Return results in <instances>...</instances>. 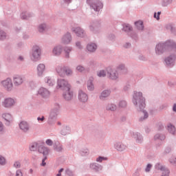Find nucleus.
<instances>
[{"label":"nucleus","mask_w":176,"mask_h":176,"mask_svg":"<svg viewBox=\"0 0 176 176\" xmlns=\"http://www.w3.org/2000/svg\"><path fill=\"white\" fill-rule=\"evenodd\" d=\"M132 102L133 105H135L136 109L140 111V112H143L144 117H141L139 119L140 122H142V120H145V119H148L149 117V114L148 111L144 110L145 109V98L142 96V92H138L136 91H133Z\"/></svg>","instance_id":"1"},{"label":"nucleus","mask_w":176,"mask_h":176,"mask_svg":"<svg viewBox=\"0 0 176 176\" xmlns=\"http://www.w3.org/2000/svg\"><path fill=\"white\" fill-rule=\"evenodd\" d=\"M29 149L32 152H36V151H38V153H42L43 156H47V155H49V148L42 144H39V143L36 142L30 143Z\"/></svg>","instance_id":"2"},{"label":"nucleus","mask_w":176,"mask_h":176,"mask_svg":"<svg viewBox=\"0 0 176 176\" xmlns=\"http://www.w3.org/2000/svg\"><path fill=\"white\" fill-rule=\"evenodd\" d=\"M170 40H168L164 43H160L155 47V53L158 56L163 54L165 52H170Z\"/></svg>","instance_id":"3"},{"label":"nucleus","mask_w":176,"mask_h":176,"mask_svg":"<svg viewBox=\"0 0 176 176\" xmlns=\"http://www.w3.org/2000/svg\"><path fill=\"white\" fill-rule=\"evenodd\" d=\"M54 107H55L50 112L48 118V124H54V123H56L57 115H58V111L60 109V104L55 103Z\"/></svg>","instance_id":"4"},{"label":"nucleus","mask_w":176,"mask_h":176,"mask_svg":"<svg viewBox=\"0 0 176 176\" xmlns=\"http://www.w3.org/2000/svg\"><path fill=\"white\" fill-rule=\"evenodd\" d=\"M87 3L94 12H100L104 8V4L100 0H87Z\"/></svg>","instance_id":"5"},{"label":"nucleus","mask_w":176,"mask_h":176,"mask_svg":"<svg viewBox=\"0 0 176 176\" xmlns=\"http://www.w3.org/2000/svg\"><path fill=\"white\" fill-rule=\"evenodd\" d=\"M122 31L126 32L129 36H131V38L134 39V41H137V39H138V35L133 31V27H131L130 24H124Z\"/></svg>","instance_id":"6"},{"label":"nucleus","mask_w":176,"mask_h":176,"mask_svg":"<svg viewBox=\"0 0 176 176\" xmlns=\"http://www.w3.org/2000/svg\"><path fill=\"white\" fill-rule=\"evenodd\" d=\"M176 54H172L164 59L165 67L173 68L175 65Z\"/></svg>","instance_id":"7"},{"label":"nucleus","mask_w":176,"mask_h":176,"mask_svg":"<svg viewBox=\"0 0 176 176\" xmlns=\"http://www.w3.org/2000/svg\"><path fill=\"white\" fill-rule=\"evenodd\" d=\"M56 88L64 91L65 90H71V85L65 79H58Z\"/></svg>","instance_id":"8"},{"label":"nucleus","mask_w":176,"mask_h":176,"mask_svg":"<svg viewBox=\"0 0 176 176\" xmlns=\"http://www.w3.org/2000/svg\"><path fill=\"white\" fill-rule=\"evenodd\" d=\"M31 60L35 62L41 60V47L39 46L36 45L33 47Z\"/></svg>","instance_id":"9"},{"label":"nucleus","mask_w":176,"mask_h":176,"mask_svg":"<svg viewBox=\"0 0 176 176\" xmlns=\"http://www.w3.org/2000/svg\"><path fill=\"white\" fill-rule=\"evenodd\" d=\"M37 96L44 98V100H47V98H50V91L47 88L40 87L37 91Z\"/></svg>","instance_id":"10"},{"label":"nucleus","mask_w":176,"mask_h":176,"mask_svg":"<svg viewBox=\"0 0 176 176\" xmlns=\"http://www.w3.org/2000/svg\"><path fill=\"white\" fill-rule=\"evenodd\" d=\"M3 87L7 90V91H12L13 90V82L12 79L8 78L7 79L1 81Z\"/></svg>","instance_id":"11"},{"label":"nucleus","mask_w":176,"mask_h":176,"mask_svg":"<svg viewBox=\"0 0 176 176\" xmlns=\"http://www.w3.org/2000/svg\"><path fill=\"white\" fill-rule=\"evenodd\" d=\"M89 168L93 173H96L98 174L100 171H102V165L97 163V162H92L89 164Z\"/></svg>","instance_id":"12"},{"label":"nucleus","mask_w":176,"mask_h":176,"mask_svg":"<svg viewBox=\"0 0 176 176\" xmlns=\"http://www.w3.org/2000/svg\"><path fill=\"white\" fill-rule=\"evenodd\" d=\"M155 170H160V171H162V176H169L170 175V170L168 168L162 166V164L160 162L157 163L155 165Z\"/></svg>","instance_id":"13"},{"label":"nucleus","mask_w":176,"mask_h":176,"mask_svg":"<svg viewBox=\"0 0 176 176\" xmlns=\"http://www.w3.org/2000/svg\"><path fill=\"white\" fill-rule=\"evenodd\" d=\"M78 97L80 102H87L89 100V96L87 95V94L82 90L78 91Z\"/></svg>","instance_id":"14"},{"label":"nucleus","mask_w":176,"mask_h":176,"mask_svg":"<svg viewBox=\"0 0 176 176\" xmlns=\"http://www.w3.org/2000/svg\"><path fill=\"white\" fill-rule=\"evenodd\" d=\"M132 137L137 144H142L144 142V137L139 132H133Z\"/></svg>","instance_id":"15"},{"label":"nucleus","mask_w":176,"mask_h":176,"mask_svg":"<svg viewBox=\"0 0 176 176\" xmlns=\"http://www.w3.org/2000/svg\"><path fill=\"white\" fill-rule=\"evenodd\" d=\"M72 31L80 38H83L85 35H86V33H85V30L80 27L72 28Z\"/></svg>","instance_id":"16"},{"label":"nucleus","mask_w":176,"mask_h":176,"mask_svg":"<svg viewBox=\"0 0 176 176\" xmlns=\"http://www.w3.org/2000/svg\"><path fill=\"white\" fill-rule=\"evenodd\" d=\"M114 148L118 152H124V151H126V149H127V146L122 143L121 142H117L114 144Z\"/></svg>","instance_id":"17"},{"label":"nucleus","mask_w":176,"mask_h":176,"mask_svg":"<svg viewBox=\"0 0 176 176\" xmlns=\"http://www.w3.org/2000/svg\"><path fill=\"white\" fill-rule=\"evenodd\" d=\"M37 76L40 78H42L43 76V74H45V72L46 71V66L43 63H40L37 66Z\"/></svg>","instance_id":"18"},{"label":"nucleus","mask_w":176,"mask_h":176,"mask_svg":"<svg viewBox=\"0 0 176 176\" xmlns=\"http://www.w3.org/2000/svg\"><path fill=\"white\" fill-rule=\"evenodd\" d=\"M19 129L23 133H28L30 131V124L25 121H21L19 123Z\"/></svg>","instance_id":"19"},{"label":"nucleus","mask_w":176,"mask_h":176,"mask_svg":"<svg viewBox=\"0 0 176 176\" xmlns=\"http://www.w3.org/2000/svg\"><path fill=\"white\" fill-rule=\"evenodd\" d=\"M3 105L5 108H11L14 105V100L11 98H6L3 102Z\"/></svg>","instance_id":"20"},{"label":"nucleus","mask_w":176,"mask_h":176,"mask_svg":"<svg viewBox=\"0 0 176 176\" xmlns=\"http://www.w3.org/2000/svg\"><path fill=\"white\" fill-rule=\"evenodd\" d=\"M13 82L14 86H20L23 85V82H24V78L21 76H15L13 78Z\"/></svg>","instance_id":"21"},{"label":"nucleus","mask_w":176,"mask_h":176,"mask_svg":"<svg viewBox=\"0 0 176 176\" xmlns=\"http://www.w3.org/2000/svg\"><path fill=\"white\" fill-rule=\"evenodd\" d=\"M99 27H100V22L95 21H93L89 25V30L90 31H91V32H94V34H96L97 32L96 30H98Z\"/></svg>","instance_id":"22"},{"label":"nucleus","mask_w":176,"mask_h":176,"mask_svg":"<svg viewBox=\"0 0 176 176\" xmlns=\"http://www.w3.org/2000/svg\"><path fill=\"white\" fill-rule=\"evenodd\" d=\"M71 41H72V36L69 32L65 34L62 38V42L65 43V45H68V43H70Z\"/></svg>","instance_id":"23"},{"label":"nucleus","mask_w":176,"mask_h":176,"mask_svg":"<svg viewBox=\"0 0 176 176\" xmlns=\"http://www.w3.org/2000/svg\"><path fill=\"white\" fill-rule=\"evenodd\" d=\"M63 93V98L66 100V101H69L72 100V97H74V93L71 91V89L65 90Z\"/></svg>","instance_id":"24"},{"label":"nucleus","mask_w":176,"mask_h":176,"mask_svg":"<svg viewBox=\"0 0 176 176\" xmlns=\"http://www.w3.org/2000/svg\"><path fill=\"white\" fill-rule=\"evenodd\" d=\"M2 118L7 122L6 123V126H9L13 122V118L10 113H3Z\"/></svg>","instance_id":"25"},{"label":"nucleus","mask_w":176,"mask_h":176,"mask_svg":"<svg viewBox=\"0 0 176 176\" xmlns=\"http://www.w3.org/2000/svg\"><path fill=\"white\" fill-rule=\"evenodd\" d=\"M109 78L112 80H116L119 78L118 70H111V72H108Z\"/></svg>","instance_id":"26"},{"label":"nucleus","mask_w":176,"mask_h":176,"mask_svg":"<svg viewBox=\"0 0 176 176\" xmlns=\"http://www.w3.org/2000/svg\"><path fill=\"white\" fill-rule=\"evenodd\" d=\"M65 66H57L56 68V71L57 74L60 76H62V78H64L65 76Z\"/></svg>","instance_id":"27"},{"label":"nucleus","mask_w":176,"mask_h":176,"mask_svg":"<svg viewBox=\"0 0 176 176\" xmlns=\"http://www.w3.org/2000/svg\"><path fill=\"white\" fill-rule=\"evenodd\" d=\"M31 17H34V14L28 12H23L21 14V19L22 20H30Z\"/></svg>","instance_id":"28"},{"label":"nucleus","mask_w":176,"mask_h":176,"mask_svg":"<svg viewBox=\"0 0 176 176\" xmlns=\"http://www.w3.org/2000/svg\"><path fill=\"white\" fill-rule=\"evenodd\" d=\"M63 52V47L61 45H57L54 47L52 50V54L54 56H60Z\"/></svg>","instance_id":"29"},{"label":"nucleus","mask_w":176,"mask_h":176,"mask_svg":"<svg viewBox=\"0 0 176 176\" xmlns=\"http://www.w3.org/2000/svg\"><path fill=\"white\" fill-rule=\"evenodd\" d=\"M87 50L89 52V53H94L96 50H97V44L96 43H89L87 45Z\"/></svg>","instance_id":"30"},{"label":"nucleus","mask_w":176,"mask_h":176,"mask_svg":"<svg viewBox=\"0 0 176 176\" xmlns=\"http://www.w3.org/2000/svg\"><path fill=\"white\" fill-rule=\"evenodd\" d=\"M61 135H67L71 134V127L69 126H63L60 131Z\"/></svg>","instance_id":"31"},{"label":"nucleus","mask_w":176,"mask_h":176,"mask_svg":"<svg viewBox=\"0 0 176 176\" xmlns=\"http://www.w3.org/2000/svg\"><path fill=\"white\" fill-rule=\"evenodd\" d=\"M109 96H111V90L105 89L101 93V94L100 96V99L105 100V98H107V97H109Z\"/></svg>","instance_id":"32"},{"label":"nucleus","mask_w":176,"mask_h":176,"mask_svg":"<svg viewBox=\"0 0 176 176\" xmlns=\"http://www.w3.org/2000/svg\"><path fill=\"white\" fill-rule=\"evenodd\" d=\"M45 82L50 87L54 86L56 84V80H54L52 77H45Z\"/></svg>","instance_id":"33"},{"label":"nucleus","mask_w":176,"mask_h":176,"mask_svg":"<svg viewBox=\"0 0 176 176\" xmlns=\"http://www.w3.org/2000/svg\"><path fill=\"white\" fill-rule=\"evenodd\" d=\"M93 78H90L87 82V87L89 91H93L94 90V85L93 84Z\"/></svg>","instance_id":"34"},{"label":"nucleus","mask_w":176,"mask_h":176,"mask_svg":"<svg viewBox=\"0 0 176 176\" xmlns=\"http://www.w3.org/2000/svg\"><path fill=\"white\" fill-rule=\"evenodd\" d=\"M167 130L170 134H172L173 135H175V126L173 125L172 124H168L167 125Z\"/></svg>","instance_id":"35"},{"label":"nucleus","mask_w":176,"mask_h":176,"mask_svg":"<svg viewBox=\"0 0 176 176\" xmlns=\"http://www.w3.org/2000/svg\"><path fill=\"white\" fill-rule=\"evenodd\" d=\"M54 149L56 152H62L63 151V145L60 144V142H56L54 144Z\"/></svg>","instance_id":"36"},{"label":"nucleus","mask_w":176,"mask_h":176,"mask_svg":"<svg viewBox=\"0 0 176 176\" xmlns=\"http://www.w3.org/2000/svg\"><path fill=\"white\" fill-rule=\"evenodd\" d=\"M135 25L139 31H142V30H144V22L141 21L135 22Z\"/></svg>","instance_id":"37"},{"label":"nucleus","mask_w":176,"mask_h":176,"mask_svg":"<svg viewBox=\"0 0 176 176\" xmlns=\"http://www.w3.org/2000/svg\"><path fill=\"white\" fill-rule=\"evenodd\" d=\"M116 104L113 103H109L106 106V111H114L116 109Z\"/></svg>","instance_id":"38"},{"label":"nucleus","mask_w":176,"mask_h":176,"mask_svg":"<svg viewBox=\"0 0 176 176\" xmlns=\"http://www.w3.org/2000/svg\"><path fill=\"white\" fill-rule=\"evenodd\" d=\"M46 28H47L46 23L40 24L38 27V32H45V31H46Z\"/></svg>","instance_id":"39"},{"label":"nucleus","mask_w":176,"mask_h":176,"mask_svg":"<svg viewBox=\"0 0 176 176\" xmlns=\"http://www.w3.org/2000/svg\"><path fill=\"white\" fill-rule=\"evenodd\" d=\"M65 53V58H69V53L72 52V47H66L64 49Z\"/></svg>","instance_id":"40"},{"label":"nucleus","mask_w":176,"mask_h":176,"mask_svg":"<svg viewBox=\"0 0 176 176\" xmlns=\"http://www.w3.org/2000/svg\"><path fill=\"white\" fill-rule=\"evenodd\" d=\"M154 140H160V141H164V140H166V135L163 134H156L154 136Z\"/></svg>","instance_id":"41"},{"label":"nucleus","mask_w":176,"mask_h":176,"mask_svg":"<svg viewBox=\"0 0 176 176\" xmlns=\"http://www.w3.org/2000/svg\"><path fill=\"white\" fill-rule=\"evenodd\" d=\"M65 75H67V76H71V75H72V69L67 66H65Z\"/></svg>","instance_id":"42"},{"label":"nucleus","mask_w":176,"mask_h":176,"mask_svg":"<svg viewBox=\"0 0 176 176\" xmlns=\"http://www.w3.org/2000/svg\"><path fill=\"white\" fill-rule=\"evenodd\" d=\"M117 71H122V72H126V71L127 70L126 69V66L124 65V64H120L117 67Z\"/></svg>","instance_id":"43"},{"label":"nucleus","mask_w":176,"mask_h":176,"mask_svg":"<svg viewBox=\"0 0 176 176\" xmlns=\"http://www.w3.org/2000/svg\"><path fill=\"white\" fill-rule=\"evenodd\" d=\"M119 108H126L127 107V102L126 100H120L118 102Z\"/></svg>","instance_id":"44"},{"label":"nucleus","mask_w":176,"mask_h":176,"mask_svg":"<svg viewBox=\"0 0 176 176\" xmlns=\"http://www.w3.org/2000/svg\"><path fill=\"white\" fill-rule=\"evenodd\" d=\"M80 154L81 156H88L89 155V149L87 148H82L80 151Z\"/></svg>","instance_id":"45"},{"label":"nucleus","mask_w":176,"mask_h":176,"mask_svg":"<svg viewBox=\"0 0 176 176\" xmlns=\"http://www.w3.org/2000/svg\"><path fill=\"white\" fill-rule=\"evenodd\" d=\"M97 75L99 78H105V76H107V72L105 70H100V72H98Z\"/></svg>","instance_id":"46"},{"label":"nucleus","mask_w":176,"mask_h":176,"mask_svg":"<svg viewBox=\"0 0 176 176\" xmlns=\"http://www.w3.org/2000/svg\"><path fill=\"white\" fill-rule=\"evenodd\" d=\"M6 39V32L0 30V41H5Z\"/></svg>","instance_id":"47"},{"label":"nucleus","mask_w":176,"mask_h":176,"mask_svg":"<svg viewBox=\"0 0 176 176\" xmlns=\"http://www.w3.org/2000/svg\"><path fill=\"white\" fill-rule=\"evenodd\" d=\"M107 160V158L105 157L99 156L98 158H96V162H97L98 163H102L104 160Z\"/></svg>","instance_id":"48"},{"label":"nucleus","mask_w":176,"mask_h":176,"mask_svg":"<svg viewBox=\"0 0 176 176\" xmlns=\"http://www.w3.org/2000/svg\"><path fill=\"white\" fill-rule=\"evenodd\" d=\"M173 2V0H163L162 1V6H168L170 3Z\"/></svg>","instance_id":"49"},{"label":"nucleus","mask_w":176,"mask_h":176,"mask_svg":"<svg viewBox=\"0 0 176 176\" xmlns=\"http://www.w3.org/2000/svg\"><path fill=\"white\" fill-rule=\"evenodd\" d=\"M0 164L1 166H5L6 164V159L2 155H0Z\"/></svg>","instance_id":"50"},{"label":"nucleus","mask_w":176,"mask_h":176,"mask_svg":"<svg viewBox=\"0 0 176 176\" xmlns=\"http://www.w3.org/2000/svg\"><path fill=\"white\" fill-rule=\"evenodd\" d=\"M3 133H5V126L3 123L0 121V134H3Z\"/></svg>","instance_id":"51"},{"label":"nucleus","mask_w":176,"mask_h":176,"mask_svg":"<svg viewBox=\"0 0 176 176\" xmlns=\"http://www.w3.org/2000/svg\"><path fill=\"white\" fill-rule=\"evenodd\" d=\"M167 30H170V31H171V32H174V31H175V28H174V27L173 26L172 24H169L166 26Z\"/></svg>","instance_id":"52"},{"label":"nucleus","mask_w":176,"mask_h":176,"mask_svg":"<svg viewBox=\"0 0 176 176\" xmlns=\"http://www.w3.org/2000/svg\"><path fill=\"white\" fill-rule=\"evenodd\" d=\"M172 49H175L176 50V43L174 41L170 40V50H172Z\"/></svg>","instance_id":"53"},{"label":"nucleus","mask_w":176,"mask_h":176,"mask_svg":"<svg viewBox=\"0 0 176 176\" xmlns=\"http://www.w3.org/2000/svg\"><path fill=\"white\" fill-rule=\"evenodd\" d=\"M45 144L48 145V146H52L53 145V140L50 139H47L45 141Z\"/></svg>","instance_id":"54"},{"label":"nucleus","mask_w":176,"mask_h":176,"mask_svg":"<svg viewBox=\"0 0 176 176\" xmlns=\"http://www.w3.org/2000/svg\"><path fill=\"white\" fill-rule=\"evenodd\" d=\"M14 167H15V168H20V167H21V164H20V162L16 161L14 163Z\"/></svg>","instance_id":"55"},{"label":"nucleus","mask_w":176,"mask_h":176,"mask_svg":"<svg viewBox=\"0 0 176 176\" xmlns=\"http://www.w3.org/2000/svg\"><path fill=\"white\" fill-rule=\"evenodd\" d=\"M76 69L79 72H82V71H85V67L82 65H78V66H77Z\"/></svg>","instance_id":"56"},{"label":"nucleus","mask_w":176,"mask_h":176,"mask_svg":"<svg viewBox=\"0 0 176 176\" xmlns=\"http://www.w3.org/2000/svg\"><path fill=\"white\" fill-rule=\"evenodd\" d=\"M47 155H44V159L42 160V163L41 164V166H42L43 167H45V166H46V162H45V160H47Z\"/></svg>","instance_id":"57"},{"label":"nucleus","mask_w":176,"mask_h":176,"mask_svg":"<svg viewBox=\"0 0 176 176\" xmlns=\"http://www.w3.org/2000/svg\"><path fill=\"white\" fill-rule=\"evenodd\" d=\"M151 168H152V165L151 164H147L145 168L146 173H149V171H151Z\"/></svg>","instance_id":"58"},{"label":"nucleus","mask_w":176,"mask_h":176,"mask_svg":"<svg viewBox=\"0 0 176 176\" xmlns=\"http://www.w3.org/2000/svg\"><path fill=\"white\" fill-rule=\"evenodd\" d=\"M15 176H23V172L21 171V169H18L16 171Z\"/></svg>","instance_id":"59"},{"label":"nucleus","mask_w":176,"mask_h":176,"mask_svg":"<svg viewBox=\"0 0 176 176\" xmlns=\"http://www.w3.org/2000/svg\"><path fill=\"white\" fill-rule=\"evenodd\" d=\"M170 152H171V148H170V147H166V148H165V150H164V155H167V154L170 153Z\"/></svg>","instance_id":"60"},{"label":"nucleus","mask_w":176,"mask_h":176,"mask_svg":"<svg viewBox=\"0 0 176 176\" xmlns=\"http://www.w3.org/2000/svg\"><path fill=\"white\" fill-rule=\"evenodd\" d=\"M162 12H158L157 15L156 16V12L154 13V18L157 19V20H160V14Z\"/></svg>","instance_id":"61"},{"label":"nucleus","mask_w":176,"mask_h":176,"mask_svg":"<svg viewBox=\"0 0 176 176\" xmlns=\"http://www.w3.org/2000/svg\"><path fill=\"white\" fill-rule=\"evenodd\" d=\"M169 162L171 164H176V158L171 157L169 159Z\"/></svg>","instance_id":"62"},{"label":"nucleus","mask_w":176,"mask_h":176,"mask_svg":"<svg viewBox=\"0 0 176 176\" xmlns=\"http://www.w3.org/2000/svg\"><path fill=\"white\" fill-rule=\"evenodd\" d=\"M116 38V37L115 36V34H110L109 36V41H115Z\"/></svg>","instance_id":"63"},{"label":"nucleus","mask_w":176,"mask_h":176,"mask_svg":"<svg viewBox=\"0 0 176 176\" xmlns=\"http://www.w3.org/2000/svg\"><path fill=\"white\" fill-rule=\"evenodd\" d=\"M76 47H78V49H82V44L80 43V41H77L76 43Z\"/></svg>","instance_id":"64"}]
</instances>
